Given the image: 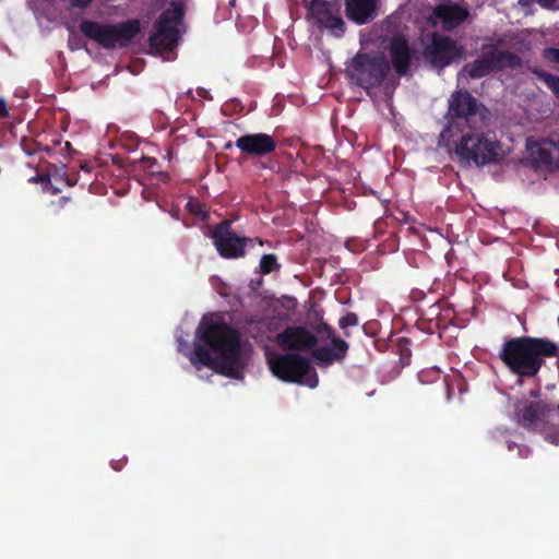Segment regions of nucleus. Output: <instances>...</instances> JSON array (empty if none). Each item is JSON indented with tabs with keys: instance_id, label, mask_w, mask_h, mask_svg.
<instances>
[{
	"instance_id": "nucleus-36",
	"label": "nucleus",
	"mask_w": 559,
	"mask_h": 559,
	"mask_svg": "<svg viewBox=\"0 0 559 559\" xmlns=\"http://www.w3.org/2000/svg\"><path fill=\"white\" fill-rule=\"evenodd\" d=\"M9 117V108L4 99L0 98V119Z\"/></svg>"
},
{
	"instance_id": "nucleus-4",
	"label": "nucleus",
	"mask_w": 559,
	"mask_h": 559,
	"mask_svg": "<svg viewBox=\"0 0 559 559\" xmlns=\"http://www.w3.org/2000/svg\"><path fill=\"white\" fill-rule=\"evenodd\" d=\"M485 124H474L465 128L453 139L448 151H453L461 164L484 166L499 163L503 158L502 147L499 141L486 135L481 128Z\"/></svg>"
},
{
	"instance_id": "nucleus-29",
	"label": "nucleus",
	"mask_w": 559,
	"mask_h": 559,
	"mask_svg": "<svg viewBox=\"0 0 559 559\" xmlns=\"http://www.w3.org/2000/svg\"><path fill=\"white\" fill-rule=\"evenodd\" d=\"M68 47L72 51L82 48L87 51V37H68Z\"/></svg>"
},
{
	"instance_id": "nucleus-23",
	"label": "nucleus",
	"mask_w": 559,
	"mask_h": 559,
	"mask_svg": "<svg viewBox=\"0 0 559 559\" xmlns=\"http://www.w3.org/2000/svg\"><path fill=\"white\" fill-rule=\"evenodd\" d=\"M140 21L138 19L127 20L112 26H108L107 35H139Z\"/></svg>"
},
{
	"instance_id": "nucleus-5",
	"label": "nucleus",
	"mask_w": 559,
	"mask_h": 559,
	"mask_svg": "<svg viewBox=\"0 0 559 559\" xmlns=\"http://www.w3.org/2000/svg\"><path fill=\"white\" fill-rule=\"evenodd\" d=\"M383 53L376 48L374 39L360 37V49L345 71L347 79L364 90L380 86L390 73V62Z\"/></svg>"
},
{
	"instance_id": "nucleus-6",
	"label": "nucleus",
	"mask_w": 559,
	"mask_h": 559,
	"mask_svg": "<svg viewBox=\"0 0 559 559\" xmlns=\"http://www.w3.org/2000/svg\"><path fill=\"white\" fill-rule=\"evenodd\" d=\"M514 418L526 431L559 445V403L551 405L545 401H526L516 406Z\"/></svg>"
},
{
	"instance_id": "nucleus-31",
	"label": "nucleus",
	"mask_w": 559,
	"mask_h": 559,
	"mask_svg": "<svg viewBox=\"0 0 559 559\" xmlns=\"http://www.w3.org/2000/svg\"><path fill=\"white\" fill-rule=\"evenodd\" d=\"M318 332L321 333V334H325L331 340L335 337L334 329L330 324H328L325 322H321L319 324Z\"/></svg>"
},
{
	"instance_id": "nucleus-22",
	"label": "nucleus",
	"mask_w": 559,
	"mask_h": 559,
	"mask_svg": "<svg viewBox=\"0 0 559 559\" xmlns=\"http://www.w3.org/2000/svg\"><path fill=\"white\" fill-rule=\"evenodd\" d=\"M20 146L23 152L31 158V160L26 162V165L32 167L33 164H36L37 170L39 169L44 159V154L49 155L51 153V148L41 146L35 140L28 138H22Z\"/></svg>"
},
{
	"instance_id": "nucleus-38",
	"label": "nucleus",
	"mask_w": 559,
	"mask_h": 559,
	"mask_svg": "<svg viewBox=\"0 0 559 559\" xmlns=\"http://www.w3.org/2000/svg\"><path fill=\"white\" fill-rule=\"evenodd\" d=\"M69 201H70V198H68V197H62L59 199V203L61 204V206H63Z\"/></svg>"
},
{
	"instance_id": "nucleus-24",
	"label": "nucleus",
	"mask_w": 559,
	"mask_h": 559,
	"mask_svg": "<svg viewBox=\"0 0 559 559\" xmlns=\"http://www.w3.org/2000/svg\"><path fill=\"white\" fill-rule=\"evenodd\" d=\"M281 269V264L277 262V258L275 254H264L260 260V272L263 275H267L274 271H278Z\"/></svg>"
},
{
	"instance_id": "nucleus-16",
	"label": "nucleus",
	"mask_w": 559,
	"mask_h": 559,
	"mask_svg": "<svg viewBox=\"0 0 559 559\" xmlns=\"http://www.w3.org/2000/svg\"><path fill=\"white\" fill-rule=\"evenodd\" d=\"M535 162L550 169H559V136L544 138L530 145Z\"/></svg>"
},
{
	"instance_id": "nucleus-32",
	"label": "nucleus",
	"mask_w": 559,
	"mask_h": 559,
	"mask_svg": "<svg viewBox=\"0 0 559 559\" xmlns=\"http://www.w3.org/2000/svg\"><path fill=\"white\" fill-rule=\"evenodd\" d=\"M559 0H537V3L545 9L557 10L559 9Z\"/></svg>"
},
{
	"instance_id": "nucleus-3",
	"label": "nucleus",
	"mask_w": 559,
	"mask_h": 559,
	"mask_svg": "<svg viewBox=\"0 0 559 559\" xmlns=\"http://www.w3.org/2000/svg\"><path fill=\"white\" fill-rule=\"evenodd\" d=\"M490 117L488 108L468 91L453 92L448 99L447 123L439 135L438 144L450 148L456 134L477 123L487 124Z\"/></svg>"
},
{
	"instance_id": "nucleus-20",
	"label": "nucleus",
	"mask_w": 559,
	"mask_h": 559,
	"mask_svg": "<svg viewBox=\"0 0 559 559\" xmlns=\"http://www.w3.org/2000/svg\"><path fill=\"white\" fill-rule=\"evenodd\" d=\"M135 37H87V53L97 58L99 50H115L129 47Z\"/></svg>"
},
{
	"instance_id": "nucleus-19",
	"label": "nucleus",
	"mask_w": 559,
	"mask_h": 559,
	"mask_svg": "<svg viewBox=\"0 0 559 559\" xmlns=\"http://www.w3.org/2000/svg\"><path fill=\"white\" fill-rule=\"evenodd\" d=\"M378 0H346V15L357 24H365L377 15Z\"/></svg>"
},
{
	"instance_id": "nucleus-34",
	"label": "nucleus",
	"mask_w": 559,
	"mask_h": 559,
	"mask_svg": "<svg viewBox=\"0 0 559 559\" xmlns=\"http://www.w3.org/2000/svg\"><path fill=\"white\" fill-rule=\"evenodd\" d=\"M94 0H70L71 5L79 9L87 8Z\"/></svg>"
},
{
	"instance_id": "nucleus-42",
	"label": "nucleus",
	"mask_w": 559,
	"mask_h": 559,
	"mask_svg": "<svg viewBox=\"0 0 559 559\" xmlns=\"http://www.w3.org/2000/svg\"><path fill=\"white\" fill-rule=\"evenodd\" d=\"M429 35L437 36V35H439V34H438V33H430Z\"/></svg>"
},
{
	"instance_id": "nucleus-40",
	"label": "nucleus",
	"mask_w": 559,
	"mask_h": 559,
	"mask_svg": "<svg viewBox=\"0 0 559 559\" xmlns=\"http://www.w3.org/2000/svg\"><path fill=\"white\" fill-rule=\"evenodd\" d=\"M82 169H84V170L88 171V170H90V167H88L87 165H84V166H82Z\"/></svg>"
},
{
	"instance_id": "nucleus-30",
	"label": "nucleus",
	"mask_w": 559,
	"mask_h": 559,
	"mask_svg": "<svg viewBox=\"0 0 559 559\" xmlns=\"http://www.w3.org/2000/svg\"><path fill=\"white\" fill-rule=\"evenodd\" d=\"M543 58L552 63H559V48L548 47L543 50Z\"/></svg>"
},
{
	"instance_id": "nucleus-1",
	"label": "nucleus",
	"mask_w": 559,
	"mask_h": 559,
	"mask_svg": "<svg viewBox=\"0 0 559 559\" xmlns=\"http://www.w3.org/2000/svg\"><path fill=\"white\" fill-rule=\"evenodd\" d=\"M197 336L206 346L195 343L190 361L193 366H205L215 372L240 380L243 378L246 360L242 355L240 333L222 321L201 322Z\"/></svg>"
},
{
	"instance_id": "nucleus-8",
	"label": "nucleus",
	"mask_w": 559,
	"mask_h": 559,
	"mask_svg": "<svg viewBox=\"0 0 559 559\" xmlns=\"http://www.w3.org/2000/svg\"><path fill=\"white\" fill-rule=\"evenodd\" d=\"M267 364L272 373L284 382L301 383L312 389L318 385L317 371L306 357L297 353L272 355Z\"/></svg>"
},
{
	"instance_id": "nucleus-28",
	"label": "nucleus",
	"mask_w": 559,
	"mask_h": 559,
	"mask_svg": "<svg viewBox=\"0 0 559 559\" xmlns=\"http://www.w3.org/2000/svg\"><path fill=\"white\" fill-rule=\"evenodd\" d=\"M539 78L547 84L551 92L559 98V76L548 72L540 73Z\"/></svg>"
},
{
	"instance_id": "nucleus-37",
	"label": "nucleus",
	"mask_w": 559,
	"mask_h": 559,
	"mask_svg": "<svg viewBox=\"0 0 559 559\" xmlns=\"http://www.w3.org/2000/svg\"><path fill=\"white\" fill-rule=\"evenodd\" d=\"M519 445H520V444H516V443H515V442H513V441H509V442L507 443V449H508V451H510V452H511V451H513L514 449H518V447H519Z\"/></svg>"
},
{
	"instance_id": "nucleus-33",
	"label": "nucleus",
	"mask_w": 559,
	"mask_h": 559,
	"mask_svg": "<svg viewBox=\"0 0 559 559\" xmlns=\"http://www.w3.org/2000/svg\"><path fill=\"white\" fill-rule=\"evenodd\" d=\"M518 454L522 459H527L532 454V449L526 444H520L518 447Z\"/></svg>"
},
{
	"instance_id": "nucleus-21",
	"label": "nucleus",
	"mask_w": 559,
	"mask_h": 559,
	"mask_svg": "<svg viewBox=\"0 0 559 559\" xmlns=\"http://www.w3.org/2000/svg\"><path fill=\"white\" fill-rule=\"evenodd\" d=\"M146 52L152 56L162 57L163 60L169 61L175 59V49L181 37H146Z\"/></svg>"
},
{
	"instance_id": "nucleus-10",
	"label": "nucleus",
	"mask_w": 559,
	"mask_h": 559,
	"mask_svg": "<svg viewBox=\"0 0 559 559\" xmlns=\"http://www.w3.org/2000/svg\"><path fill=\"white\" fill-rule=\"evenodd\" d=\"M423 39L421 57L438 72L464 58V47L451 37H420Z\"/></svg>"
},
{
	"instance_id": "nucleus-14",
	"label": "nucleus",
	"mask_w": 559,
	"mask_h": 559,
	"mask_svg": "<svg viewBox=\"0 0 559 559\" xmlns=\"http://www.w3.org/2000/svg\"><path fill=\"white\" fill-rule=\"evenodd\" d=\"M235 145L242 153L252 157H265L275 152L277 147L276 140L263 132L247 133L239 136Z\"/></svg>"
},
{
	"instance_id": "nucleus-26",
	"label": "nucleus",
	"mask_w": 559,
	"mask_h": 559,
	"mask_svg": "<svg viewBox=\"0 0 559 559\" xmlns=\"http://www.w3.org/2000/svg\"><path fill=\"white\" fill-rule=\"evenodd\" d=\"M411 342L406 337H401L397 341V352L400 354V360L403 366L411 362L412 350L409 348Z\"/></svg>"
},
{
	"instance_id": "nucleus-25",
	"label": "nucleus",
	"mask_w": 559,
	"mask_h": 559,
	"mask_svg": "<svg viewBox=\"0 0 559 559\" xmlns=\"http://www.w3.org/2000/svg\"><path fill=\"white\" fill-rule=\"evenodd\" d=\"M82 35H107L108 27L104 28L100 24L94 21H82L80 24Z\"/></svg>"
},
{
	"instance_id": "nucleus-41",
	"label": "nucleus",
	"mask_w": 559,
	"mask_h": 559,
	"mask_svg": "<svg viewBox=\"0 0 559 559\" xmlns=\"http://www.w3.org/2000/svg\"><path fill=\"white\" fill-rule=\"evenodd\" d=\"M68 185H69V186H73V185H74V182H72L71 180H68Z\"/></svg>"
},
{
	"instance_id": "nucleus-2",
	"label": "nucleus",
	"mask_w": 559,
	"mask_h": 559,
	"mask_svg": "<svg viewBox=\"0 0 559 559\" xmlns=\"http://www.w3.org/2000/svg\"><path fill=\"white\" fill-rule=\"evenodd\" d=\"M559 356V346L548 337L516 336L506 341L499 359L519 379H533L546 364V358Z\"/></svg>"
},
{
	"instance_id": "nucleus-7",
	"label": "nucleus",
	"mask_w": 559,
	"mask_h": 559,
	"mask_svg": "<svg viewBox=\"0 0 559 559\" xmlns=\"http://www.w3.org/2000/svg\"><path fill=\"white\" fill-rule=\"evenodd\" d=\"M521 58L511 51L504 50L498 44H483L479 56L472 62L465 64L462 72L472 80L481 79L506 69L521 67Z\"/></svg>"
},
{
	"instance_id": "nucleus-15",
	"label": "nucleus",
	"mask_w": 559,
	"mask_h": 559,
	"mask_svg": "<svg viewBox=\"0 0 559 559\" xmlns=\"http://www.w3.org/2000/svg\"><path fill=\"white\" fill-rule=\"evenodd\" d=\"M469 16L466 7L457 3H440L433 8L430 19L433 24H440L444 31H453Z\"/></svg>"
},
{
	"instance_id": "nucleus-13",
	"label": "nucleus",
	"mask_w": 559,
	"mask_h": 559,
	"mask_svg": "<svg viewBox=\"0 0 559 559\" xmlns=\"http://www.w3.org/2000/svg\"><path fill=\"white\" fill-rule=\"evenodd\" d=\"M276 342L283 350L311 353L318 337L305 326L289 325L276 335Z\"/></svg>"
},
{
	"instance_id": "nucleus-11",
	"label": "nucleus",
	"mask_w": 559,
	"mask_h": 559,
	"mask_svg": "<svg viewBox=\"0 0 559 559\" xmlns=\"http://www.w3.org/2000/svg\"><path fill=\"white\" fill-rule=\"evenodd\" d=\"M212 239L218 253L225 259L243 257L245 248L254 242L263 245L260 238L239 237L231 228L230 223L224 221L213 230Z\"/></svg>"
},
{
	"instance_id": "nucleus-9",
	"label": "nucleus",
	"mask_w": 559,
	"mask_h": 559,
	"mask_svg": "<svg viewBox=\"0 0 559 559\" xmlns=\"http://www.w3.org/2000/svg\"><path fill=\"white\" fill-rule=\"evenodd\" d=\"M374 39L376 48L384 51L383 56L390 62L397 76L412 75V66L418 61V50L409 45L406 37H366Z\"/></svg>"
},
{
	"instance_id": "nucleus-12",
	"label": "nucleus",
	"mask_w": 559,
	"mask_h": 559,
	"mask_svg": "<svg viewBox=\"0 0 559 559\" xmlns=\"http://www.w3.org/2000/svg\"><path fill=\"white\" fill-rule=\"evenodd\" d=\"M185 14L186 5L182 1H170L155 21L152 35H183L187 32Z\"/></svg>"
},
{
	"instance_id": "nucleus-35",
	"label": "nucleus",
	"mask_w": 559,
	"mask_h": 559,
	"mask_svg": "<svg viewBox=\"0 0 559 559\" xmlns=\"http://www.w3.org/2000/svg\"><path fill=\"white\" fill-rule=\"evenodd\" d=\"M49 180H50L49 175H47V174H39V173H37L36 176L29 178L31 182H41V183H45V182H47Z\"/></svg>"
},
{
	"instance_id": "nucleus-18",
	"label": "nucleus",
	"mask_w": 559,
	"mask_h": 559,
	"mask_svg": "<svg viewBox=\"0 0 559 559\" xmlns=\"http://www.w3.org/2000/svg\"><path fill=\"white\" fill-rule=\"evenodd\" d=\"M349 345L346 341L334 337L332 338L331 346L314 347L311 350L312 358L323 366H329L335 361L343 360L348 352Z\"/></svg>"
},
{
	"instance_id": "nucleus-27",
	"label": "nucleus",
	"mask_w": 559,
	"mask_h": 559,
	"mask_svg": "<svg viewBox=\"0 0 559 559\" xmlns=\"http://www.w3.org/2000/svg\"><path fill=\"white\" fill-rule=\"evenodd\" d=\"M338 325L342 330H344V335L346 337H349V332L347 331V328L349 326H356L358 325V317L354 312H347L345 316H343L338 320Z\"/></svg>"
},
{
	"instance_id": "nucleus-39",
	"label": "nucleus",
	"mask_w": 559,
	"mask_h": 559,
	"mask_svg": "<svg viewBox=\"0 0 559 559\" xmlns=\"http://www.w3.org/2000/svg\"><path fill=\"white\" fill-rule=\"evenodd\" d=\"M324 2H326V1L325 0H311L310 5H314L317 3H324Z\"/></svg>"
},
{
	"instance_id": "nucleus-17",
	"label": "nucleus",
	"mask_w": 559,
	"mask_h": 559,
	"mask_svg": "<svg viewBox=\"0 0 559 559\" xmlns=\"http://www.w3.org/2000/svg\"><path fill=\"white\" fill-rule=\"evenodd\" d=\"M309 10L320 27L341 33L345 31V23L338 14V8L334 4L326 1L324 3L310 5Z\"/></svg>"
}]
</instances>
